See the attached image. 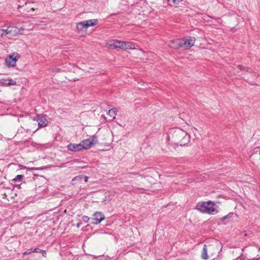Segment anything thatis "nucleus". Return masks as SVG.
<instances>
[{"label":"nucleus","mask_w":260,"mask_h":260,"mask_svg":"<svg viewBox=\"0 0 260 260\" xmlns=\"http://www.w3.org/2000/svg\"><path fill=\"white\" fill-rule=\"evenodd\" d=\"M168 139H172L175 144L185 146L190 141V135L181 128H173L169 131Z\"/></svg>","instance_id":"obj_1"},{"label":"nucleus","mask_w":260,"mask_h":260,"mask_svg":"<svg viewBox=\"0 0 260 260\" xmlns=\"http://www.w3.org/2000/svg\"><path fill=\"white\" fill-rule=\"evenodd\" d=\"M197 209L203 213L215 214L218 213L217 206L211 201L198 203L197 205Z\"/></svg>","instance_id":"obj_2"},{"label":"nucleus","mask_w":260,"mask_h":260,"mask_svg":"<svg viewBox=\"0 0 260 260\" xmlns=\"http://www.w3.org/2000/svg\"><path fill=\"white\" fill-rule=\"evenodd\" d=\"M97 23V19H93L85 20L77 23L76 28L77 29V31L79 32L82 31L84 29H86L90 26L95 25Z\"/></svg>","instance_id":"obj_3"},{"label":"nucleus","mask_w":260,"mask_h":260,"mask_svg":"<svg viewBox=\"0 0 260 260\" xmlns=\"http://www.w3.org/2000/svg\"><path fill=\"white\" fill-rule=\"evenodd\" d=\"M98 142V138L95 135L90 136L88 139L82 140L80 143L82 150L88 149Z\"/></svg>","instance_id":"obj_4"},{"label":"nucleus","mask_w":260,"mask_h":260,"mask_svg":"<svg viewBox=\"0 0 260 260\" xmlns=\"http://www.w3.org/2000/svg\"><path fill=\"white\" fill-rule=\"evenodd\" d=\"M195 41V38L190 36L181 39V48L186 49H189L194 45Z\"/></svg>","instance_id":"obj_5"},{"label":"nucleus","mask_w":260,"mask_h":260,"mask_svg":"<svg viewBox=\"0 0 260 260\" xmlns=\"http://www.w3.org/2000/svg\"><path fill=\"white\" fill-rule=\"evenodd\" d=\"M32 120L38 122L39 127L46 126L48 124V121L46 118V115L38 114L32 118Z\"/></svg>","instance_id":"obj_6"},{"label":"nucleus","mask_w":260,"mask_h":260,"mask_svg":"<svg viewBox=\"0 0 260 260\" xmlns=\"http://www.w3.org/2000/svg\"><path fill=\"white\" fill-rule=\"evenodd\" d=\"M19 58L18 53H13L12 55L7 57L5 60L6 64L8 67H14L16 65V62Z\"/></svg>","instance_id":"obj_7"},{"label":"nucleus","mask_w":260,"mask_h":260,"mask_svg":"<svg viewBox=\"0 0 260 260\" xmlns=\"http://www.w3.org/2000/svg\"><path fill=\"white\" fill-rule=\"evenodd\" d=\"M93 218L92 223L94 224H98L100 223L103 220L105 219V217L103 213L101 212H96L93 214Z\"/></svg>","instance_id":"obj_8"},{"label":"nucleus","mask_w":260,"mask_h":260,"mask_svg":"<svg viewBox=\"0 0 260 260\" xmlns=\"http://www.w3.org/2000/svg\"><path fill=\"white\" fill-rule=\"evenodd\" d=\"M171 48L173 49H178L181 48V39L171 40L169 44Z\"/></svg>","instance_id":"obj_9"},{"label":"nucleus","mask_w":260,"mask_h":260,"mask_svg":"<svg viewBox=\"0 0 260 260\" xmlns=\"http://www.w3.org/2000/svg\"><path fill=\"white\" fill-rule=\"evenodd\" d=\"M81 146L80 143L78 144L71 143L67 146V148L70 151H78L82 150Z\"/></svg>","instance_id":"obj_10"},{"label":"nucleus","mask_w":260,"mask_h":260,"mask_svg":"<svg viewBox=\"0 0 260 260\" xmlns=\"http://www.w3.org/2000/svg\"><path fill=\"white\" fill-rule=\"evenodd\" d=\"M123 41H119L117 40H113V43L110 44V46L114 48H120L123 49Z\"/></svg>","instance_id":"obj_11"},{"label":"nucleus","mask_w":260,"mask_h":260,"mask_svg":"<svg viewBox=\"0 0 260 260\" xmlns=\"http://www.w3.org/2000/svg\"><path fill=\"white\" fill-rule=\"evenodd\" d=\"M1 83L5 86H11L16 85V82L12 79H2Z\"/></svg>","instance_id":"obj_12"},{"label":"nucleus","mask_w":260,"mask_h":260,"mask_svg":"<svg viewBox=\"0 0 260 260\" xmlns=\"http://www.w3.org/2000/svg\"><path fill=\"white\" fill-rule=\"evenodd\" d=\"M123 49L127 50V49H135V46L134 43L130 42H124L123 41Z\"/></svg>","instance_id":"obj_13"},{"label":"nucleus","mask_w":260,"mask_h":260,"mask_svg":"<svg viewBox=\"0 0 260 260\" xmlns=\"http://www.w3.org/2000/svg\"><path fill=\"white\" fill-rule=\"evenodd\" d=\"M11 27V26L8 27L7 29H0V36L1 37H3L4 36H6L8 34H11L12 33V30H10V28Z\"/></svg>","instance_id":"obj_14"},{"label":"nucleus","mask_w":260,"mask_h":260,"mask_svg":"<svg viewBox=\"0 0 260 260\" xmlns=\"http://www.w3.org/2000/svg\"><path fill=\"white\" fill-rule=\"evenodd\" d=\"M30 131V128H25L24 127L21 126L19 128H18L16 136H20V134H23L24 133H28Z\"/></svg>","instance_id":"obj_15"},{"label":"nucleus","mask_w":260,"mask_h":260,"mask_svg":"<svg viewBox=\"0 0 260 260\" xmlns=\"http://www.w3.org/2000/svg\"><path fill=\"white\" fill-rule=\"evenodd\" d=\"M207 246L206 245H204L203 248L202 254V258L204 259H208L209 258V257L207 254Z\"/></svg>","instance_id":"obj_16"},{"label":"nucleus","mask_w":260,"mask_h":260,"mask_svg":"<svg viewBox=\"0 0 260 260\" xmlns=\"http://www.w3.org/2000/svg\"><path fill=\"white\" fill-rule=\"evenodd\" d=\"M117 110L116 108H113L110 109L108 112V114L111 117L114 118L116 115Z\"/></svg>","instance_id":"obj_17"},{"label":"nucleus","mask_w":260,"mask_h":260,"mask_svg":"<svg viewBox=\"0 0 260 260\" xmlns=\"http://www.w3.org/2000/svg\"><path fill=\"white\" fill-rule=\"evenodd\" d=\"M233 212H230L229 213L228 215L222 217L220 220L222 221V222H224L225 220H228V219H229L230 218H231L233 216Z\"/></svg>","instance_id":"obj_18"},{"label":"nucleus","mask_w":260,"mask_h":260,"mask_svg":"<svg viewBox=\"0 0 260 260\" xmlns=\"http://www.w3.org/2000/svg\"><path fill=\"white\" fill-rule=\"evenodd\" d=\"M29 25H30V27H29L27 28H23V27H21L20 29H18V30L17 31H15V34L21 33V31L24 30V29H27V30L33 29L34 28V24H29Z\"/></svg>","instance_id":"obj_19"},{"label":"nucleus","mask_w":260,"mask_h":260,"mask_svg":"<svg viewBox=\"0 0 260 260\" xmlns=\"http://www.w3.org/2000/svg\"><path fill=\"white\" fill-rule=\"evenodd\" d=\"M24 178V176L22 175H18L15 178L13 179L14 182H19L21 181L22 178Z\"/></svg>","instance_id":"obj_20"},{"label":"nucleus","mask_w":260,"mask_h":260,"mask_svg":"<svg viewBox=\"0 0 260 260\" xmlns=\"http://www.w3.org/2000/svg\"><path fill=\"white\" fill-rule=\"evenodd\" d=\"M238 68L241 71L246 70V72H250V71H251L250 69H249L248 68L240 66V65L238 66Z\"/></svg>","instance_id":"obj_21"},{"label":"nucleus","mask_w":260,"mask_h":260,"mask_svg":"<svg viewBox=\"0 0 260 260\" xmlns=\"http://www.w3.org/2000/svg\"><path fill=\"white\" fill-rule=\"evenodd\" d=\"M83 177H84L83 175H78V176H77L74 177L72 181L73 182L75 181L76 180L80 181L83 179Z\"/></svg>","instance_id":"obj_22"},{"label":"nucleus","mask_w":260,"mask_h":260,"mask_svg":"<svg viewBox=\"0 0 260 260\" xmlns=\"http://www.w3.org/2000/svg\"><path fill=\"white\" fill-rule=\"evenodd\" d=\"M169 2H171L174 5H178L183 0H167Z\"/></svg>","instance_id":"obj_23"},{"label":"nucleus","mask_w":260,"mask_h":260,"mask_svg":"<svg viewBox=\"0 0 260 260\" xmlns=\"http://www.w3.org/2000/svg\"><path fill=\"white\" fill-rule=\"evenodd\" d=\"M89 217L87 216H83L82 217V220L84 222H87L89 220Z\"/></svg>","instance_id":"obj_24"},{"label":"nucleus","mask_w":260,"mask_h":260,"mask_svg":"<svg viewBox=\"0 0 260 260\" xmlns=\"http://www.w3.org/2000/svg\"><path fill=\"white\" fill-rule=\"evenodd\" d=\"M32 252V249H28L23 253V255H27L31 253Z\"/></svg>","instance_id":"obj_25"},{"label":"nucleus","mask_w":260,"mask_h":260,"mask_svg":"<svg viewBox=\"0 0 260 260\" xmlns=\"http://www.w3.org/2000/svg\"><path fill=\"white\" fill-rule=\"evenodd\" d=\"M40 253H41L42 254V255L44 257H47V254L45 250H40Z\"/></svg>","instance_id":"obj_26"},{"label":"nucleus","mask_w":260,"mask_h":260,"mask_svg":"<svg viewBox=\"0 0 260 260\" xmlns=\"http://www.w3.org/2000/svg\"><path fill=\"white\" fill-rule=\"evenodd\" d=\"M40 250H41V249H39V248H36L34 249H32V252H36V253L40 252Z\"/></svg>","instance_id":"obj_27"},{"label":"nucleus","mask_w":260,"mask_h":260,"mask_svg":"<svg viewBox=\"0 0 260 260\" xmlns=\"http://www.w3.org/2000/svg\"><path fill=\"white\" fill-rule=\"evenodd\" d=\"M83 179H84V181L85 182H87L88 180V177L86 176H84V177L83 178Z\"/></svg>","instance_id":"obj_28"},{"label":"nucleus","mask_w":260,"mask_h":260,"mask_svg":"<svg viewBox=\"0 0 260 260\" xmlns=\"http://www.w3.org/2000/svg\"><path fill=\"white\" fill-rule=\"evenodd\" d=\"M60 70L58 68H55L53 69V72H60Z\"/></svg>","instance_id":"obj_29"},{"label":"nucleus","mask_w":260,"mask_h":260,"mask_svg":"<svg viewBox=\"0 0 260 260\" xmlns=\"http://www.w3.org/2000/svg\"><path fill=\"white\" fill-rule=\"evenodd\" d=\"M81 224V222H78L77 223L76 226L77 228H79Z\"/></svg>","instance_id":"obj_30"},{"label":"nucleus","mask_w":260,"mask_h":260,"mask_svg":"<svg viewBox=\"0 0 260 260\" xmlns=\"http://www.w3.org/2000/svg\"><path fill=\"white\" fill-rule=\"evenodd\" d=\"M255 77H258V75L255 74Z\"/></svg>","instance_id":"obj_31"}]
</instances>
